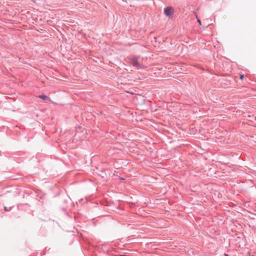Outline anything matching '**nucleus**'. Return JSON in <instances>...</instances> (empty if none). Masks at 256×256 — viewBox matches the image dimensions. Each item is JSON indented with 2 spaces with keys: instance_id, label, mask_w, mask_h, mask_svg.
<instances>
[{
  "instance_id": "obj_4",
  "label": "nucleus",
  "mask_w": 256,
  "mask_h": 256,
  "mask_svg": "<svg viewBox=\"0 0 256 256\" xmlns=\"http://www.w3.org/2000/svg\"><path fill=\"white\" fill-rule=\"evenodd\" d=\"M198 22L200 24H201V22L200 19L198 18Z\"/></svg>"
},
{
  "instance_id": "obj_3",
  "label": "nucleus",
  "mask_w": 256,
  "mask_h": 256,
  "mask_svg": "<svg viewBox=\"0 0 256 256\" xmlns=\"http://www.w3.org/2000/svg\"><path fill=\"white\" fill-rule=\"evenodd\" d=\"M38 98H40L42 99H43L44 100H50V98L48 96L46 95H44V94H42V95L38 96Z\"/></svg>"
},
{
  "instance_id": "obj_2",
  "label": "nucleus",
  "mask_w": 256,
  "mask_h": 256,
  "mask_svg": "<svg viewBox=\"0 0 256 256\" xmlns=\"http://www.w3.org/2000/svg\"><path fill=\"white\" fill-rule=\"evenodd\" d=\"M164 14L168 18H172L174 13V10L172 8L167 7L164 9Z\"/></svg>"
},
{
  "instance_id": "obj_5",
  "label": "nucleus",
  "mask_w": 256,
  "mask_h": 256,
  "mask_svg": "<svg viewBox=\"0 0 256 256\" xmlns=\"http://www.w3.org/2000/svg\"><path fill=\"white\" fill-rule=\"evenodd\" d=\"M240 79L242 80L243 78H244V76L243 75H240Z\"/></svg>"
},
{
  "instance_id": "obj_6",
  "label": "nucleus",
  "mask_w": 256,
  "mask_h": 256,
  "mask_svg": "<svg viewBox=\"0 0 256 256\" xmlns=\"http://www.w3.org/2000/svg\"><path fill=\"white\" fill-rule=\"evenodd\" d=\"M4 209L5 210H8V208H7L6 206H4Z\"/></svg>"
},
{
  "instance_id": "obj_1",
  "label": "nucleus",
  "mask_w": 256,
  "mask_h": 256,
  "mask_svg": "<svg viewBox=\"0 0 256 256\" xmlns=\"http://www.w3.org/2000/svg\"><path fill=\"white\" fill-rule=\"evenodd\" d=\"M132 64L138 69H140L143 66L140 63V58L139 57H133L132 58Z\"/></svg>"
}]
</instances>
